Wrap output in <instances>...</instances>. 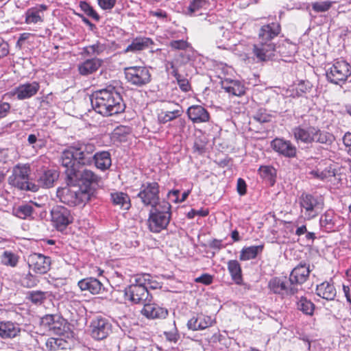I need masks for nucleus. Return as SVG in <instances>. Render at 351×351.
<instances>
[{"label": "nucleus", "mask_w": 351, "mask_h": 351, "mask_svg": "<svg viewBox=\"0 0 351 351\" xmlns=\"http://www.w3.org/2000/svg\"><path fill=\"white\" fill-rule=\"evenodd\" d=\"M95 148L93 143H73L62 152V162L71 165L73 161H77L80 166H89L95 162L96 167L101 171L109 169L112 165L110 154L106 151L94 154Z\"/></svg>", "instance_id": "obj_1"}, {"label": "nucleus", "mask_w": 351, "mask_h": 351, "mask_svg": "<svg viewBox=\"0 0 351 351\" xmlns=\"http://www.w3.org/2000/svg\"><path fill=\"white\" fill-rule=\"evenodd\" d=\"M90 102L93 109L104 117L123 112L125 108L119 92L112 85L94 92Z\"/></svg>", "instance_id": "obj_2"}, {"label": "nucleus", "mask_w": 351, "mask_h": 351, "mask_svg": "<svg viewBox=\"0 0 351 351\" xmlns=\"http://www.w3.org/2000/svg\"><path fill=\"white\" fill-rule=\"evenodd\" d=\"M60 162L65 168L64 173L68 184L75 186L80 182L84 187L83 190H88L93 193L92 186L99 184L101 179L99 176L88 169H77L76 166L80 165L77 161H73L71 165H66L62 162V154Z\"/></svg>", "instance_id": "obj_3"}, {"label": "nucleus", "mask_w": 351, "mask_h": 351, "mask_svg": "<svg viewBox=\"0 0 351 351\" xmlns=\"http://www.w3.org/2000/svg\"><path fill=\"white\" fill-rule=\"evenodd\" d=\"M149 274L136 275L131 284L124 289L125 300L134 304H144L150 302L152 296L147 290Z\"/></svg>", "instance_id": "obj_4"}, {"label": "nucleus", "mask_w": 351, "mask_h": 351, "mask_svg": "<svg viewBox=\"0 0 351 351\" xmlns=\"http://www.w3.org/2000/svg\"><path fill=\"white\" fill-rule=\"evenodd\" d=\"M292 133L298 143L301 142L306 144L316 142L330 145L335 140L332 134L310 125L295 127L292 129Z\"/></svg>", "instance_id": "obj_5"}, {"label": "nucleus", "mask_w": 351, "mask_h": 351, "mask_svg": "<svg viewBox=\"0 0 351 351\" xmlns=\"http://www.w3.org/2000/svg\"><path fill=\"white\" fill-rule=\"evenodd\" d=\"M171 205L169 202H161L158 206L152 208L147 219L148 229L154 233L165 230L171 217Z\"/></svg>", "instance_id": "obj_6"}, {"label": "nucleus", "mask_w": 351, "mask_h": 351, "mask_svg": "<svg viewBox=\"0 0 351 351\" xmlns=\"http://www.w3.org/2000/svg\"><path fill=\"white\" fill-rule=\"evenodd\" d=\"M300 215L305 220L317 217L324 208V200L321 196L303 193L298 198Z\"/></svg>", "instance_id": "obj_7"}, {"label": "nucleus", "mask_w": 351, "mask_h": 351, "mask_svg": "<svg viewBox=\"0 0 351 351\" xmlns=\"http://www.w3.org/2000/svg\"><path fill=\"white\" fill-rule=\"evenodd\" d=\"M29 173L30 167L28 164H18L13 167L8 183L20 190L36 192L38 190V186L29 182Z\"/></svg>", "instance_id": "obj_8"}, {"label": "nucleus", "mask_w": 351, "mask_h": 351, "mask_svg": "<svg viewBox=\"0 0 351 351\" xmlns=\"http://www.w3.org/2000/svg\"><path fill=\"white\" fill-rule=\"evenodd\" d=\"M93 193L88 190L77 189L75 190L64 187L57 191V197L60 201L71 206L84 204L90 199Z\"/></svg>", "instance_id": "obj_9"}, {"label": "nucleus", "mask_w": 351, "mask_h": 351, "mask_svg": "<svg viewBox=\"0 0 351 351\" xmlns=\"http://www.w3.org/2000/svg\"><path fill=\"white\" fill-rule=\"evenodd\" d=\"M159 184L156 182H146L142 184L137 197L144 206L154 208L161 204L159 202Z\"/></svg>", "instance_id": "obj_10"}, {"label": "nucleus", "mask_w": 351, "mask_h": 351, "mask_svg": "<svg viewBox=\"0 0 351 351\" xmlns=\"http://www.w3.org/2000/svg\"><path fill=\"white\" fill-rule=\"evenodd\" d=\"M350 75L351 66L344 60L335 62L332 65L326 69V73L328 81L335 84L345 82Z\"/></svg>", "instance_id": "obj_11"}, {"label": "nucleus", "mask_w": 351, "mask_h": 351, "mask_svg": "<svg viewBox=\"0 0 351 351\" xmlns=\"http://www.w3.org/2000/svg\"><path fill=\"white\" fill-rule=\"evenodd\" d=\"M125 78L130 84L137 87L148 84L152 80V74L146 66H130L125 69Z\"/></svg>", "instance_id": "obj_12"}, {"label": "nucleus", "mask_w": 351, "mask_h": 351, "mask_svg": "<svg viewBox=\"0 0 351 351\" xmlns=\"http://www.w3.org/2000/svg\"><path fill=\"white\" fill-rule=\"evenodd\" d=\"M269 292L280 295L282 298L294 295L298 288L289 283L286 278L274 277L268 282Z\"/></svg>", "instance_id": "obj_13"}, {"label": "nucleus", "mask_w": 351, "mask_h": 351, "mask_svg": "<svg viewBox=\"0 0 351 351\" xmlns=\"http://www.w3.org/2000/svg\"><path fill=\"white\" fill-rule=\"evenodd\" d=\"M91 337L97 340L106 339L112 331V324L108 318L97 316L90 322Z\"/></svg>", "instance_id": "obj_14"}, {"label": "nucleus", "mask_w": 351, "mask_h": 351, "mask_svg": "<svg viewBox=\"0 0 351 351\" xmlns=\"http://www.w3.org/2000/svg\"><path fill=\"white\" fill-rule=\"evenodd\" d=\"M271 147L279 156L287 158L297 156L298 149L290 141L283 138H276L271 141Z\"/></svg>", "instance_id": "obj_15"}, {"label": "nucleus", "mask_w": 351, "mask_h": 351, "mask_svg": "<svg viewBox=\"0 0 351 351\" xmlns=\"http://www.w3.org/2000/svg\"><path fill=\"white\" fill-rule=\"evenodd\" d=\"M51 215L53 223L59 230H63L73 221L70 210L62 206L53 207Z\"/></svg>", "instance_id": "obj_16"}, {"label": "nucleus", "mask_w": 351, "mask_h": 351, "mask_svg": "<svg viewBox=\"0 0 351 351\" xmlns=\"http://www.w3.org/2000/svg\"><path fill=\"white\" fill-rule=\"evenodd\" d=\"M27 263L31 270L35 273L44 274L49 269L51 258L39 253H33L28 256Z\"/></svg>", "instance_id": "obj_17"}, {"label": "nucleus", "mask_w": 351, "mask_h": 351, "mask_svg": "<svg viewBox=\"0 0 351 351\" xmlns=\"http://www.w3.org/2000/svg\"><path fill=\"white\" fill-rule=\"evenodd\" d=\"M342 224L341 217L332 210L326 211L319 218L320 228L326 232L335 231Z\"/></svg>", "instance_id": "obj_18"}, {"label": "nucleus", "mask_w": 351, "mask_h": 351, "mask_svg": "<svg viewBox=\"0 0 351 351\" xmlns=\"http://www.w3.org/2000/svg\"><path fill=\"white\" fill-rule=\"evenodd\" d=\"M39 89V83L34 81L20 84L11 92V95L16 96L19 100H24L36 95Z\"/></svg>", "instance_id": "obj_19"}, {"label": "nucleus", "mask_w": 351, "mask_h": 351, "mask_svg": "<svg viewBox=\"0 0 351 351\" xmlns=\"http://www.w3.org/2000/svg\"><path fill=\"white\" fill-rule=\"evenodd\" d=\"M47 6L39 4L35 7L28 8L25 12V23L27 25H40L44 21L45 12Z\"/></svg>", "instance_id": "obj_20"}, {"label": "nucleus", "mask_w": 351, "mask_h": 351, "mask_svg": "<svg viewBox=\"0 0 351 351\" xmlns=\"http://www.w3.org/2000/svg\"><path fill=\"white\" fill-rule=\"evenodd\" d=\"M186 114L189 119L195 124L208 123L210 119L208 111L200 105H193L189 107Z\"/></svg>", "instance_id": "obj_21"}, {"label": "nucleus", "mask_w": 351, "mask_h": 351, "mask_svg": "<svg viewBox=\"0 0 351 351\" xmlns=\"http://www.w3.org/2000/svg\"><path fill=\"white\" fill-rule=\"evenodd\" d=\"M309 267V265L305 263H300L291 272L289 283L298 287V285H302L306 282L311 271Z\"/></svg>", "instance_id": "obj_22"}, {"label": "nucleus", "mask_w": 351, "mask_h": 351, "mask_svg": "<svg viewBox=\"0 0 351 351\" xmlns=\"http://www.w3.org/2000/svg\"><path fill=\"white\" fill-rule=\"evenodd\" d=\"M281 27L278 22H271L261 26L258 32V40L273 43L272 40L280 33Z\"/></svg>", "instance_id": "obj_23"}, {"label": "nucleus", "mask_w": 351, "mask_h": 351, "mask_svg": "<svg viewBox=\"0 0 351 351\" xmlns=\"http://www.w3.org/2000/svg\"><path fill=\"white\" fill-rule=\"evenodd\" d=\"M275 45L274 43L261 42L254 45L253 53L259 61L268 60L274 56Z\"/></svg>", "instance_id": "obj_24"}, {"label": "nucleus", "mask_w": 351, "mask_h": 351, "mask_svg": "<svg viewBox=\"0 0 351 351\" xmlns=\"http://www.w3.org/2000/svg\"><path fill=\"white\" fill-rule=\"evenodd\" d=\"M143 305L141 313L148 319H164L168 315L167 309L157 304H150L149 302H147Z\"/></svg>", "instance_id": "obj_25"}, {"label": "nucleus", "mask_w": 351, "mask_h": 351, "mask_svg": "<svg viewBox=\"0 0 351 351\" xmlns=\"http://www.w3.org/2000/svg\"><path fill=\"white\" fill-rule=\"evenodd\" d=\"M214 320L210 316L204 314H197L191 317L187 322V327L192 330H204L211 326Z\"/></svg>", "instance_id": "obj_26"}, {"label": "nucleus", "mask_w": 351, "mask_h": 351, "mask_svg": "<svg viewBox=\"0 0 351 351\" xmlns=\"http://www.w3.org/2000/svg\"><path fill=\"white\" fill-rule=\"evenodd\" d=\"M102 60L97 58L87 59L77 65V70L80 75L86 76L96 72L102 64Z\"/></svg>", "instance_id": "obj_27"}, {"label": "nucleus", "mask_w": 351, "mask_h": 351, "mask_svg": "<svg viewBox=\"0 0 351 351\" xmlns=\"http://www.w3.org/2000/svg\"><path fill=\"white\" fill-rule=\"evenodd\" d=\"M221 88L230 95L241 96L245 92L244 84L236 80L225 79L222 80Z\"/></svg>", "instance_id": "obj_28"}, {"label": "nucleus", "mask_w": 351, "mask_h": 351, "mask_svg": "<svg viewBox=\"0 0 351 351\" xmlns=\"http://www.w3.org/2000/svg\"><path fill=\"white\" fill-rule=\"evenodd\" d=\"M21 329L19 324L12 322H0V337L3 339H12L19 335Z\"/></svg>", "instance_id": "obj_29"}, {"label": "nucleus", "mask_w": 351, "mask_h": 351, "mask_svg": "<svg viewBox=\"0 0 351 351\" xmlns=\"http://www.w3.org/2000/svg\"><path fill=\"white\" fill-rule=\"evenodd\" d=\"M82 291H88L92 294H98L103 288L102 283L95 278H86L77 283Z\"/></svg>", "instance_id": "obj_30"}, {"label": "nucleus", "mask_w": 351, "mask_h": 351, "mask_svg": "<svg viewBox=\"0 0 351 351\" xmlns=\"http://www.w3.org/2000/svg\"><path fill=\"white\" fill-rule=\"evenodd\" d=\"M106 49V43L97 40L92 45L83 47L81 54L84 56L96 58L101 55Z\"/></svg>", "instance_id": "obj_31"}, {"label": "nucleus", "mask_w": 351, "mask_h": 351, "mask_svg": "<svg viewBox=\"0 0 351 351\" xmlns=\"http://www.w3.org/2000/svg\"><path fill=\"white\" fill-rule=\"evenodd\" d=\"M316 293L326 300H333L337 291L334 285L328 282H324L317 286Z\"/></svg>", "instance_id": "obj_32"}, {"label": "nucleus", "mask_w": 351, "mask_h": 351, "mask_svg": "<svg viewBox=\"0 0 351 351\" xmlns=\"http://www.w3.org/2000/svg\"><path fill=\"white\" fill-rule=\"evenodd\" d=\"M153 44V41L151 38L147 37H137L132 40L131 44H130L125 49V52H138L143 51Z\"/></svg>", "instance_id": "obj_33"}, {"label": "nucleus", "mask_w": 351, "mask_h": 351, "mask_svg": "<svg viewBox=\"0 0 351 351\" xmlns=\"http://www.w3.org/2000/svg\"><path fill=\"white\" fill-rule=\"evenodd\" d=\"M227 267L232 280L235 284L241 285L243 283L242 270L240 263L237 260H230Z\"/></svg>", "instance_id": "obj_34"}, {"label": "nucleus", "mask_w": 351, "mask_h": 351, "mask_svg": "<svg viewBox=\"0 0 351 351\" xmlns=\"http://www.w3.org/2000/svg\"><path fill=\"white\" fill-rule=\"evenodd\" d=\"M175 108L173 110H167L166 111H162L158 117V121L160 123H166L169 121H171L178 117H180L182 113L183 110L181 106L178 104H173Z\"/></svg>", "instance_id": "obj_35"}, {"label": "nucleus", "mask_w": 351, "mask_h": 351, "mask_svg": "<svg viewBox=\"0 0 351 351\" xmlns=\"http://www.w3.org/2000/svg\"><path fill=\"white\" fill-rule=\"evenodd\" d=\"M111 200L114 205L129 210L131 206L130 198L129 195L123 192L117 191L111 193Z\"/></svg>", "instance_id": "obj_36"}, {"label": "nucleus", "mask_w": 351, "mask_h": 351, "mask_svg": "<svg viewBox=\"0 0 351 351\" xmlns=\"http://www.w3.org/2000/svg\"><path fill=\"white\" fill-rule=\"evenodd\" d=\"M263 245L244 247L241 251L239 259L243 261L254 259L263 252Z\"/></svg>", "instance_id": "obj_37"}, {"label": "nucleus", "mask_w": 351, "mask_h": 351, "mask_svg": "<svg viewBox=\"0 0 351 351\" xmlns=\"http://www.w3.org/2000/svg\"><path fill=\"white\" fill-rule=\"evenodd\" d=\"M297 308L306 315H313L315 311V304L304 296H296Z\"/></svg>", "instance_id": "obj_38"}, {"label": "nucleus", "mask_w": 351, "mask_h": 351, "mask_svg": "<svg viewBox=\"0 0 351 351\" xmlns=\"http://www.w3.org/2000/svg\"><path fill=\"white\" fill-rule=\"evenodd\" d=\"M57 178L58 174L55 171L47 170L40 176L38 182L43 187L49 188L53 186Z\"/></svg>", "instance_id": "obj_39"}, {"label": "nucleus", "mask_w": 351, "mask_h": 351, "mask_svg": "<svg viewBox=\"0 0 351 351\" xmlns=\"http://www.w3.org/2000/svg\"><path fill=\"white\" fill-rule=\"evenodd\" d=\"M19 256L11 251L5 250L1 256V262L3 265L11 267H15L19 263Z\"/></svg>", "instance_id": "obj_40"}, {"label": "nucleus", "mask_w": 351, "mask_h": 351, "mask_svg": "<svg viewBox=\"0 0 351 351\" xmlns=\"http://www.w3.org/2000/svg\"><path fill=\"white\" fill-rule=\"evenodd\" d=\"M261 177L269 182V184L273 186L276 182L275 169L269 166H261L259 169Z\"/></svg>", "instance_id": "obj_41"}, {"label": "nucleus", "mask_w": 351, "mask_h": 351, "mask_svg": "<svg viewBox=\"0 0 351 351\" xmlns=\"http://www.w3.org/2000/svg\"><path fill=\"white\" fill-rule=\"evenodd\" d=\"M33 203L25 204L13 210L14 215L20 219H27L32 216L34 208L32 206Z\"/></svg>", "instance_id": "obj_42"}, {"label": "nucleus", "mask_w": 351, "mask_h": 351, "mask_svg": "<svg viewBox=\"0 0 351 351\" xmlns=\"http://www.w3.org/2000/svg\"><path fill=\"white\" fill-rule=\"evenodd\" d=\"M57 318L58 319L56 320V323H53V325L51 326L49 331L54 335L61 336L66 332L68 326L64 319L60 316Z\"/></svg>", "instance_id": "obj_43"}, {"label": "nucleus", "mask_w": 351, "mask_h": 351, "mask_svg": "<svg viewBox=\"0 0 351 351\" xmlns=\"http://www.w3.org/2000/svg\"><path fill=\"white\" fill-rule=\"evenodd\" d=\"M66 341L61 338H49L46 342L47 347L51 350H56L58 349H64L65 348Z\"/></svg>", "instance_id": "obj_44"}, {"label": "nucleus", "mask_w": 351, "mask_h": 351, "mask_svg": "<svg viewBox=\"0 0 351 351\" xmlns=\"http://www.w3.org/2000/svg\"><path fill=\"white\" fill-rule=\"evenodd\" d=\"M308 174L311 176V178H316L322 181H324L328 178L334 176V173L328 169H324L323 171H319V169H313L310 171Z\"/></svg>", "instance_id": "obj_45"}, {"label": "nucleus", "mask_w": 351, "mask_h": 351, "mask_svg": "<svg viewBox=\"0 0 351 351\" xmlns=\"http://www.w3.org/2000/svg\"><path fill=\"white\" fill-rule=\"evenodd\" d=\"M178 56L182 64H186L193 60L195 56V51L192 47L189 46L186 49L180 51Z\"/></svg>", "instance_id": "obj_46"}, {"label": "nucleus", "mask_w": 351, "mask_h": 351, "mask_svg": "<svg viewBox=\"0 0 351 351\" xmlns=\"http://www.w3.org/2000/svg\"><path fill=\"white\" fill-rule=\"evenodd\" d=\"M80 8L81 10L88 16L93 18L94 20L98 21L100 19L99 14L86 1L80 2Z\"/></svg>", "instance_id": "obj_47"}, {"label": "nucleus", "mask_w": 351, "mask_h": 351, "mask_svg": "<svg viewBox=\"0 0 351 351\" xmlns=\"http://www.w3.org/2000/svg\"><path fill=\"white\" fill-rule=\"evenodd\" d=\"M27 142L36 152L45 146V141L42 138H38L36 135L34 134H31L28 136Z\"/></svg>", "instance_id": "obj_48"}, {"label": "nucleus", "mask_w": 351, "mask_h": 351, "mask_svg": "<svg viewBox=\"0 0 351 351\" xmlns=\"http://www.w3.org/2000/svg\"><path fill=\"white\" fill-rule=\"evenodd\" d=\"M164 335L166 339L169 342L176 343L180 339V335L176 326L175 322H173L172 328L169 331H165Z\"/></svg>", "instance_id": "obj_49"}, {"label": "nucleus", "mask_w": 351, "mask_h": 351, "mask_svg": "<svg viewBox=\"0 0 351 351\" xmlns=\"http://www.w3.org/2000/svg\"><path fill=\"white\" fill-rule=\"evenodd\" d=\"M254 121L261 123H267L271 121V116L266 112L265 109H259L253 116Z\"/></svg>", "instance_id": "obj_50"}, {"label": "nucleus", "mask_w": 351, "mask_h": 351, "mask_svg": "<svg viewBox=\"0 0 351 351\" xmlns=\"http://www.w3.org/2000/svg\"><path fill=\"white\" fill-rule=\"evenodd\" d=\"M45 298V292L41 291H32L29 293V299L34 304H40Z\"/></svg>", "instance_id": "obj_51"}, {"label": "nucleus", "mask_w": 351, "mask_h": 351, "mask_svg": "<svg viewBox=\"0 0 351 351\" xmlns=\"http://www.w3.org/2000/svg\"><path fill=\"white\" fill-rule=\"evenodd\" d=\"M191 45L185 40H173L169 43V47L174 50L180 51L186 49Z\"/></svg>", "instance_id": "obj_52"}, {"label": "nucleus", "mask_w": 351, "mask_h": 351, "mask_svg": "<svg viewBox=\"0 0 351 351\" xmlns=\"http://www.w3.org/2000/svg\"><path fill=\"white\" fill-rule=\"evenodd\" d=\"M332 2L330 1L315 2L312 4V9L315 12H324L330 9Z\"/></svg>", "instance_id": "obj_53"}, {"label": "nucleus", "mask_w": 351, "mask_h": 351, "mask_svg": "<svg viewBox=\"0 0 351 351\" xmlns=\"http://www.w3.org/2000/svg\"><path fill=\"white\" fill-rule=\"evenodd\" d=\"M312 85L308 81H300L296 88L297 93L299 95L306 93L310 91Z\"/></svg>", "instance_id": "obj_54"}, {"label": "nucleus", "mask_w": 351, "mask_h": 351, "mask_svg": "<svg viewBox=\"0 0 351 351\" xmlns=\"http://www.w3.org/2000/svg\"><path fill=\"white\" fill-rule=\"evenodd\" d=\"M38 280L36 277L32 275L31 274L26 275V276L22 280L23 285L29 288L36 286Z\"/></svg>", "instance_id": "obj_55"}, {"label": "nucleus", "mask_w": 351, "mask_h": 351, "mask_svg": "<svg viewBox=\"0 0 351 351\" xmlns=\"http://www.w3.org/2000/svg\"><path fill=\"white\" fill-rule=\"evenodd\" d=\"M213 277L208 274H204L195 279V282L209 285L213 282Z\"/></svg>", "instance_id": "obj_56"}, {"label": "nucleus", "mask_w": 351, "mask_h": 351, "mask_svg": "<svg viewBox=\"0 0 351 351\" xmlns=\"http://www.w3.org/2000/svg\"><path fill=\"white\" fill-rule=\"evenodd\" d=\"M204 3V0H193L189 6V12L191 14L195 13L202 8Z\"/></svg>", "instance_id": "obj_57"}, {"label": "nucleus", "mask_w": 351, "mask_h": 351, "mask_svg": "<svg viewBox=\"0 0 351 351\" xmlns=\"http://www.w3.org/2000/svg\"><path fill=\"white\" fill-rule=\"evenodd\" d=\"M57 317H59V316L54 315H47L42 318V323L43 324L47 326L49 330H50L51 326H53V323H56V320L58 319Z\"/></svg>", "instance_id": "obj_58"}, {"label": "nucleus", "mask_w": 351, "mask_h": 351, "mask_svg": "<svg viewBox=\"0 0 351 351\" xmlns=\"http://www.w3.org/2000/svg\"><path fill=\"white\" fill-rule=\"evenodd\" d=\"M98 4L103 10H110L115 4L116 0H97Z\"/></svg>", "instance_id": "obj_59"}, {"label": "nucleus", "mask_w": 351, "mask_h": 351, "mask_svg": "<svg viewBox=\"0 0 351 351\" xmlns=\"http://www.w3.org/2000/svg\"><path fill=\"white\" fill-rule=\"evenodd\" d=\"M10 104L8 102H0V119L5 117L10 110Z\"/></svg>", "instance_id": "obj_60"}, {"label": "nucleus", "mask_w": 351, "mask_h": 351, "mask_svg": "<svg viewBox=\"0 0 351 351\" xmlns=\"http://www.w3.org/2000/svg\"><path fill=\"white\" fill-rule=\"evenodd\" d=\"M179 87L184 92H187L190 89V84L187 79L184 78L183 76H181L180 78L177 80Z\"/></svg>", "instance_id": "obj_61"}, {"label": "nucleus", "mask_w": 351, "mask_h": 351, "mask_svg": "<svg viewBox=\"0 0 351 351\" xmlns=\"http://www.w3.org/2000/svg\"><path fill=\"white\" fill-rule=\"evenodd\" d=\"M343 142L346 147L347 152L351 156V132H347L344 134Z\"/></svg>", "instance_id": "obj_62"}, {"label": "nucleus", "mask_w": 351, "mask_h": 351, "mask_svg": "<svg viewBox=\"0 0 351 351\" xmlns=\"http://www.w3.org/2000/svg\"><path fill=\"white\" fill-rule=\"evenodd\" d=\"M9 53L8 43L0 38V58L6 56Z\"/></svg>", "instance_id": "obj_63"}, {"label": "nucleus", "mask_w": 351, "mask_h": 351, "mask_svg": "<svg viewBox=\"0 0 351 351\" xmlns=\"http://www.w3.org/2000/svg\"><path fill=\"white\" fill-rule=\"evenodd\" d=\"M237 188L239 195H243L246 193V183L243 179H238Z\"/></svg>", "instance_id": "obj_64"}]
</instances>
